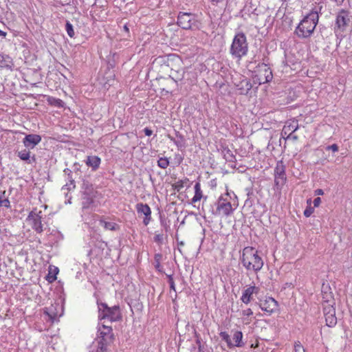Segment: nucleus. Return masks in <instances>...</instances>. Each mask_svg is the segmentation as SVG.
Listing matches in <instances>:
<instances>
[{
  "label": "nucleus",
  "instance_id": "nucleus-3",
  "mask_svg": "<svg viewBox=\"0 0 352 352\" xmlns=\"http://www.w3.org/2000/svg\"><path fill=\"white\" fill-rule=\"evenodd\" d=\"M248 52V43L247 38L243 32L237 33L232 41L230 47L231 54L239 59L245 56Z\"/></svg>",
  "mask_w": 352,
  "mask_h": 352
},
{
  "label": "nucleus",
  "instance_id": "nucleus-10",
  "mask_svg": "<svg viewBox=\"0 0 352 352\" xmlns=\"http://www.w3.org/2000/svg\"><path fill=\"white\" fill-rule=\"evenodd\" d=\"M177 23L179 27L185 30L198 28L195 16L190 12H179Z\"/></svg>",
  "mask_w": 352,
  "mask_h": 352
},
{
  "label": "nucleus",
  "instance_id": "nucleus-11",
  "mask_svg": "<svg viewBox=\"0 0 352 352\" xmlns=\"http://www.w3.org/2000/svg\"><path fill=\"white\" fill-rule=\"evenodd\" d=\"M285 170L284 162L282 160L278 161L274 168V185L277 188H281L286 184Z\"/></svg>",
  "mask_w": 352,
  "mask_h": 352
},
{
  "label": "nucleus",
  "instance_id": "nucleus-27",
  "mask_svg": "<svg viewBox=\"0 0 352 352\" xmlns=\"http://www.w3.org/2000/svg\"><path fill=\"white\" fill-rule=\"evenodd\" d=\"M189 179L185 178L184 179H179L173 184V188L175 190L179 192L184 186L187 185Z\"/></svg>",
  "mask_w": 352,
  "mask_h": 352
},
{
  "label": "nucleus",
  "instance_id": "nucleus-5",
  "mask_svg": "<svg viewBox=\"0 0 352 352\" xmlns=\"http://www.w3.org/2000/svg\"><path fill=\"white\" fill-rule=\"evenodd\" d=\"M98 319L100 321H107V322H111L113 321L118 320L121 317L120 311L118 306L109 307L106 304L102 303L98 306Z\"/></svg>",
  "mask_w": 352,
  "mask_h": 352
},
{
  "label": "nucleus",
  "instance_id": "nucleus-6",
  "mask_svg": "<svg viewBox=\"0 0 352 352\" xmlns=\"http://www.w3.org/2000/svg\"><path fill=\"white\" fill-rule=\"evenodd\" d=\"M82 209H92L94 206V198L96 191L91 184L84 182L82 187Z\"/></svg>",
  "mask_w": 352,
  "mask_h": 352
},
{
  "label": "nucleus",
  "instance_id": "nucleus-63",
  "mask_svg": "<svg viewBox=\"0 0 352 352\" xmlns=\"http://www.w3.org/2000/svg\"><path fill=\"white\" fill-rule=\"evenodd\" d=\"M221 73L223 72L224 73V71H223V67H221Z\"/></svg>",
  "mask_w": 352,
  "mask_h": 352
},
{
  "label": "nucleus",
  "instance_id": "nucleus-62",
  "mask_svg": "<svg viewBox=\"0 0 352 352\" xmlns=\"http://www.w3.org/2000/svg\"><path fill=\"white\" fill-rule=\"evenodd\" d=\"M65 173L66 172H69V173H71L70 170L68 169V168H66L65 170H64ZM69 175H70V173L68 174Z\"/></svg>",
  "mask_w": 352,
  "mask_h": 352
},
{
  "label": "nucleus",
  "instance_id": "nucleus-20",
  "mask_svg": "<svg viewBox=\"0 0 352 352\" xmlns=\"http://www.w3.org/2000/svg\"><path fill=\"white\" fill-rule=\"evenodd\" d=\"M101 163V159L96 155H90L87 157L85 164L87 166L91 167L92 170H96Z\"/></svg>",
  "mask_w": 352,
  "mask_h": 352
},
{
  "label": "nucleus",
  "instance_id": "nucleus-19",
  "mask_svg": "<svg viewBox=\"0 0 352 352\" xmlns=\"http://www.w3.org/2000/svg\"><path fill=\"white\" fill-rule=\"evenodd\" d=\"M258 287L256 286H250L245 289L242 294L241 297V301L245 304H248L252 299V296L254 293H256Z\"/></svg>",
  "mask_w": 352,
  "mask_h": 352
},
{
  "label": "nucleus",
  "instance_id": "nucleus-29",
  "mask_svg": "<svg viewBox=\"0 0 352 352\" xmlns=\"http://www.w3.org/2000/svg\"><path fill=\"white\" fill-rule=\"evenodd\" d=\"M48 102L51 105L59 108L63 107L65 104V102L62 100L53 97L49 98Z\"/></svg>",
  "mask_w": 352,
  "mask_h": 352
},
{
  "label": "nucleus",
  "instance_id": "nucleus-40",
  "mask_svg": "<svg viewBox=\"0 0 352 352\" xmlns=\"http://www.w3.org/2000/svg\"><path fill=\"white\" fill-rule=\"evenodd\" d=\"M294 351L295 352H305L304 347L299 341L295 342Z\"/></svg>",
  "mask_w": 352,
  "mask_h": 352
},
{
  "label": "nucleus",
  "instance_id": "nucleus-51",
  "mask_svg": "<svg viewBox=\"0 0 352 352\" xmlns=\"http://www.w3.org/2000/svg\"><path fill=\"white\" fill-rule=\"evenodd\" d=\"M314 195H324V190L320 188H318L314 190Z\"/></svg>",
  "mask_w": 352,
  "mask_h": 352
},
{
  "label": "nucleus",
  "instance_id": "nucleus-61",
  "mask_svg": "<svg viewBox=\"0 0 352 352\" xmlns=\"http://www.w3.org/2000/svg\"><path fill=\"white\" fill-rule=\"evenodd\" d=\"M225 85H226V83L224 82L221 81V89L223 88Z\"/></svg>",
  "mask_w": 352,
  "mask_h": 352
},
{
  "label": "nucleus",
  "instance_id": "nucleus-30",
  "mask_svg": "<svg viewBox=\"0 0 352 352\" xmlns=\"http://www.w3.org/2000/svg\"><path fill=\"white\" fill-rule=\"evenodd\" d=\"M6 192H3L0 195V206L9 208L10 207V202L9 199L5 196Z\"/></svg>",
  "mask_w": 352,
  "mask_h": 352
},
{
  "label": "nucleus",
  "instance_id": "nucleus-13",
  "mask_svg": "<svg viewBox=\"0 0 352 352\" xmlns=\"http://www.w3.org/2000/svg\"><path fill=\"white\" fill-rule=\"evenodd\" d=\"M135 209L139 215H144L143 224L148 226L151 221V210L146 204L138 203L135 206Z\"/></svg>",
  "mask_w": 352,
  "mask_h": 352
},
{
  "label": "nucleus",
  "instance_id": "nucleus-42",
  "mask_svg": "<svg viewBox=\"0 0 352 352\" xmlns=\"http://www.w3.org/2000/svg\"><path fill=\"white\" fill-rule=\"evenodd\" d=\"M164 240V236L162 234H156L154 236V241L158 244H162Z\"/></svg>",
  "mask_w": 352,
  "mask_h": 352
},
{
  "label": "nucleus",
  "instance_id": "nucleus-23",
  "mask_svg": "<svg viewBox=\"0 0 352 352\" xmlns=\"http://www.w3.org/2000/svg\"><path fill=\"white\" fill-rule=\"evenodd\" d=\"M12 65L11 58L8 55L0 54V67L11 68Z\"/></svg>",
  "mask_w": 352,
  "mask_h": 352
},
{
  "label": "nucleus",
  "instance_id": "nucleus-56",
  "mask_svg": "<svg viewBox=\"0 0 352 352\" xmlns=\"http://www.w3.org/2000/svg\"><path fill=\"white\" fill-rule=\"evenodd\" d=\"M161 256H162V255H161V254H155V261H156L157 259H159V260H160V258H161Z\"/></svg>",
  "mask_w": 352,
  "mask_h": 352
},
{
  "label": "nucleus",
  "instance_id": "nucleus-39",
  "mask_svg": "<svg viewBox=\"0 0 352 352\" xmlns=\"http://www.w3.org/2000/svg\"><path fill=\"white\" fill-rule=\"evenodd\" d=\"M107 344L104 342H98V346L96 352H105Z\"/></svg>",
  "mask_w": 352,
  "mask_h": 352
},
{
  "label": "nucleus",
  "instance_id": "nucleus-46",
  "mask_svg": "<svg viewBox=\"0 0 352 352\" xmlns=\"http://www.w3.org/2000/svg\"><path fill=\"white\" fill-rule=\"evenodd\" d=\"M252 315H253V311L250 308L242 311V316H243L249 317V316H251Z\"/></svg>",
  "mask_w": 352,
  "mask_h": 352
},
{
  "label": "nucleus",
  "instance_id": "nucleus-9",
  "mask_svg": "<svg viewBox=\"0 0 352 352\" xmlns=\"http://www.w3.org/2000/svg\"><path fill=\"white\" fill-rule=\"evenodd\" d=\"M64 308L61 302L55 301L50 307H45L44 314L47 316V320L54 323L58 322L63 315Z\"/></svg>",
  "mask_w": 352,
  "mask_h": 352
},
{
  "label": "nucleus",
  "instance_id": "nucleus-53",
  "mask_svg": "<svg viewBox=\"0 0 352 352\" xmlns=\"http://www.w3.org/2000/svg\"><path fill=\"white\" fill-rule=\"evenodd\" d=\"M215 206H216L217 212L219 211L220 210V197L218 199V200L215 204Z\"/></svg>",
  "mask_w": 352,
  "mask_h": 352
},
{
  "label": "nucleus",
  "instance_id": "nucleus-22",
  "mask_svg": "<svg viewBox=\"0 0 352 352\" xmlns=\"http://www.w3.org/2000/svg\"><path fill=\"white\" fill-rule=\"evenodd\" d=\"M195 188V195L191 199L192 204H195L196 202L201 200L203 197L202 190L201 189V184L199 182H197L194 186Z\"/></svg>",
  "mask_w": 352,
  "mask_h": 352
},
{
  "label": "nucleus",
  "instance_id": "nucleus-2",
  "mask_svg": "<svg viewBox=\"0 0 352 352\" xmlns=\"http://www.w3.org/2000/svg\"><path fill=\"white\" fill-rule=\"evenodd\" d=\"M241 260L243 265L248 270H252L257 272L263 266L262 258L258 256V251L253 247H245L243 249Z\"/></svg>",
  "mask_w": 352,
  "mask_h": 352
},
{
  "label": "nucleus",
  "instance_id": "nucleus-54",
  "mask_svg": "<svg viewBox=\"0 0 352 352\" xmlns=\"http://www.w3.org/2000/svg\"><path fill=\"white\" fill-rule=\"evenodd\" d=\"M318 28H319V31L322 34L323 32V31L326 30L327 28L324 26V25H320L318 26Z\"/></svg>",
  "mask_w": 352,
  "mask_h": 352
},
{
  "label": "nucleus",
  "instance_id": "nucleus-41",
  "mask_svg": "<svg viewBox=\"0 0 352 352\" xmlns=\"http://www.w3.org/2000/svg\"><path fill=\"white\" fill-rule=\"evenodd\" d=\"M326 151H331L333 153H336L339 151V146L336 144L327 146L325 147Z\"/></svg>",
  "mask_w": 352,
  "mask_h": 352
},
{
  "label": "nucleus",
  "instance_id": "nucleus-44",
  "mask_svg": "<svg viewBox=\"0 0 352 352\" xmlns=\"http://www.w3.org/2000/svg\"><path fill=\"white\" fill-rule=\"evenodd\" d=\"M168 283H169L170 289L175 291V285L173 276L171 275L168 276Z\"/></svg>",
  "mask_w": 352,
  "mask_h": 352
},
{
  "label": "nucleus",
  "instance_id": "nucleus-50",
  "mask_svg": "<svg viewBox=\"0 0 352 352\" xmlns=\"http://www.w3.org/2000/svg\"><path fill=\"white\" fill-rule=\"evenodd\" d=\"M155 267L157 270H158L159 272H161V265H160V263L159 261V259H157L156 261H155Z\"/></svg>",
  "mask_w": 352,
  "mask_h": 352
},
{
  "label": "nucleus",
  "instance_id": "nucleus-7",
  "mask_svg": "<svg viewBox=\"0 0 352 352\" xmlns=\"http://www.w3.org/2000/svg\"><path fill=\"white\" fill-rule=\"evenodd\" d=\"M351 17L349 12L344 10H340L338 13L334 26V32L336 36L342 34V33L346 31L351 21Z\"/></svg>",
  "mask_w": 352,
  "mask_h": 352
},
{
  "label": "nucleus",
  "instance_id": "nucleus-37",
  "mask_svg": "<svg viewBox=\"0 0 352 352\" xmlns=\"http://www.w3.org/2000/svg\"><path fill=\"white\" fill-rule=\"evenodd\" d=\"M54 274H52L51 270H50L47 276V280L50 283L53 282L54 280H55L56 279V275L58 272V269L57 267H54Z\"/></svg>",
  "mask_w": 352,
  "mask_h": 352
},
{
  "label": "nucleus",
  "instance_id": "nucleus-31",
  "mask_svg": "<svg viewBox=\"0 0 352 352\" xmlns=\"http://www.w3.org/2000/svg\"><path fill=\"white\" fill-rule=\"evenodd\" d=\"M221 340L227 343L229 348L234 347V344L232 342L230 336L226 332L221 331Z\"/></svg>",
  "mask_w": 352,
  "mask_h": 352
},
{
  "label": "nucleus",
  "instance_id": "nucleus-26",
  "mask_svg": "<svg viewBox=\"0 0 352 352\" xmlns=\"http://www.w3.org/2000/svg\"><path fill=\"white\" fill-rule=\"evenodd\" d=\"M326 324L329 327H333L337 324V318L336 313H330V314L324 316Z\"/></svg>",
  "mask_w": 352,
  "mask_h": 352
},
{
  "label": "nucleus",
  "instance_id": "nucleus-15",
  "mask_svg": "<svg viewBox=\"0 0 352 352\" xmlns=\"http://www.w3.org/2000/svg\"><path fill=\"white\" fill-rule=\"evenodd\" d=\"M232 201L230 202H221V210L226 215H229L238 206V199L236 195H232Z\"/></svg>",
  "mask_w": 352,
  "mask_h": 352
},
{
  "label": "nucleus",
  "instance_id": "nucleus-59",
  "mask_svg": "<svg viewBox=\"0 0 352 352\" xmlns=\"http://www.w3.org/2000/svg\"><path fill=\"white\" fill-rule=\"evenodd\" d=\"M210 1L212 3V4L215 5V4H217L219 3V0H210Z\"/></svg>",
  "mask_w": 352,
  "mask_h": 352
},
{
  "label": "nucleus",
  "instance_id": "nucleus-55",
  "mask_svg": "<svg viewBox=\"0 0 352 352\" xmlns=\"http://www.w3.org/2000/svg\"><path fill=\"white\" fill-rule=\"evenodd\" d=\"M6 34H6V32H3V31L0 30V36L6 37Z\"/></svg>",
  "mask_w": 352,
  "mask_h": 352
},
{
  "label": "nucleus",
  "instance_id": "nucleus-58",
  "mask_svg": "<svg viewBox=\"0 0 352 352\" xmlns=\"http://www.w3.org/2000/svg\"><path fill=\"white\" fill-rule=\"evenodd\" d=\"M307 206H311V199L309 198L307 200Z\"/></svg>",
  "mask_w": 352,
  "mask_h": 352
},
{
  "label": "nucleus",
  "instance_id": "nucleus-18",
  "mask_svg": "<svg viewBox=\"0 0 352 352\" xmlns=\"http://www.w3.org/2000/svg\"><path fill=\"white\" fill-rule=\"evenodd\" d=\"M99 224L106 230L118 231L120 226L114 221H110L109 218H103L100 219Z\"/></svg>",
  "mask_w": 352,
  "mask_h": 352
},
{
  "label": "nucleus",
  "instance_id": "nucleus-45",
  "mask_svg": "<svg viewBox=\"0 0 352 352\" xmlns=\"http://www.w3.org/2000/svg\"><path fill=\"white\" fill-rule=\"evenodd\" d=\"M254 204V199L252 198H247L245 201L244 206L251 208Z\"/></svg>",
  "mask_w": 352,
  "mask_h": 352
},
{
  "label": "nucleus",
  "instance_id": "nucleus-17",
  "mask_svg": "<svg viewBox=\"0 0 352 352\" xmlns=\"http://www.w3.org/2000/svg\"><path fill=\"white\" fill-rule=\"evenodd\" d=\"M221 155H223V159H225L226 162L228 163V166L231 168H234L236 166V159L235 155L232 153V152L229 150L228 148H224L221 145Z\"/></svg>",
  "mask_w": 352,
  "mask_h": 352
},
{
  "label": "nucleus",
  "instance_id": "nucleus-43",
  "mask_svg": "<svg viewBox=\"0 0 352 352\" xmlns=\"http://www.w3.org/2000/svg\"><path fill=\"white\" fill-rule=\"evenodd\" d=\"M97 0H82V3L87 6H94L96 4Z\"/></svg>",
  "mask_w": 352,
  "mask_h": 352
},
{
  "label": "nucleus",
  "instance_id": "nucleus-36",
  "mask_svg": "<svg viewBox=\"0 0 352 352\" xmlns=\"http://www.w3.org/2000/svg\"><path fill=\"white\" fill-rule=\"evenodd\" d=\"M323 313L324 316L330 314V313H336V308L331 305H329L323 307Z\"/></svg>",
  "mask_w": 352,
  "mask_h": 352
},
{
  "label": "nucleus",
  "instance_id": "nucleus-32",
  "mask_svg": "<svg viewBox=\"0 0 352 352\" xmlns=\"http://www.w3.org/2000/svg\"><path fill=\"white\" fill-rule=\"evenodd\" d=\"M18 157L23 161H28L30 160V152L26 150H23L21 151H19L18 153Z\"/></svg>",
  "mask_w": 352,
  "mask_h": 352
},
{
  "label": "nucleus",
  "instance_id": "nucleus-25",
  "mask_svg": "<svg viewBox=\"0 0 352 352\" xmlns=\"http://www.w3.org/2000/svg\"><path fill=\"white\" fill-rule=\"evenodd\" d=\"M243 333L240 331H236L233 335V340L234 342V346L241 347L244 345L242 341Z\"/></svg>",
  "mask_w": 352,
  "mask_h": 352
},
{
  "label": "nucleus",
  "instance_id": "nucleus-60",
  "mask_svg": "<svg viewBox=\"0 0 352 352\" xmlns=\"http://www.w3.org/2000/svg\"><path fill=\"white\" fill-rule=\"evenodd\" d=\"M71 199H72V197H69V198L67 199V201H65V203L66 204H71L72 203Z\"/></svg>",
  "mask_w": 352,
  "mask_h": 352
},
{
  "label": "nucleus",
  "instance_id": "nucleus-35",
  "mask_svg": "<svg viewBox=\"0 0 352 352\" xmlns=\"http://www.w3.org/2000/svg\"><path fill=\"white\" fill-rule=\"evenodd\" d=\"M75 188L74 181L70 177L69 183H67L62 187V190H70L71 189H74Z\"/></svg>",
  "mask_w": 352,
  "mask_h": 352
},
{
  "label": "nucleus",
  "instance_id": "nucleus-64",
  "mask_svg": "<svg viewBox=\"0 0 352 352\" xmlns=\"http://www.w3.org/2000/svg\"><path fill=\"white\" fill-rule=\"evenodd\" d=\"M225 82L228 84V80L227 79L225 80Z\"/></svg>",
  "mask_w": 352,
  "mask_h": 352
},
{
  "label": "nucleus",
  "instance_id": "nucleus-24",
  "mask_svg": "<svg viewBox=\"0 0 352 352\" xmlns=\"http://www.w3.org/2000/svg\"><path fill=\"white\" fill-rule=\"evenodd\" d=\"M239 86H240L239 89L241 90V94H247L252 88L250 80L247 78L243 80Z\"/></svg>",
  "mask_w": 352,
  "mask_h": 352
},
{
  "label": "nucleus",
  "instance_id": "nucleus-47",
  "mask_svg": "<svg viewBox=\"0 0 352 352\" xmlns=\"http://www.w3.org/2000/svg\"><path fill=\"white\" fill-rule=\"evenodd\" d=\"M287 139H292L294 141H296V140H298V135H294V133H290L288 134V135L285 138V140H287Z\"/></svg>",
  "mask_w": 352,
  "mask_h": 352
},
{
  "label": "nucleus",
  "instance_id": "nucleus-52",
  "mask_svg": "<svg viewBox=\"0 0 352 352\" xmlns=\"http://www.w3.org/2000/svg\"><path fill=\"white\" fill-rule=\"evenodd\" d=\"M247 190H248V192H247L248 198H252V197L254 196V192H253L252 189H247Z\"/></svg>",
  "mask_w": 352,
  "mask_h": 352
},
{
  "label": "nucleus",
  "instance_id": "nucleus-12",
  "mask_svg": "<svg viewBox=\"0 0 352 352\" xmlns=\"http://www.w3.org/2000/svg\"><path fill=\"white\" fill-rule=\"evenodd\" d=\"M107 321H100L98 328V337L100 339L98 342H104L106 344L110 343L113 338L112 328Z\"/></svg>",
  "mask_w": 352,
  "mask_h": 352
},
{
  "label": "nucleus",
  "instance_id": "nucleus-49",
  "mask_svg": "<svg viewBox=\"0 0 352 352\" xmlns=\"http://www.w3.org/2000/svg\"><path fill=\"white\" fill-rule=\"evenodd\" d=\"M144 132L146 136H151L153 134V131L148 127L144 129Z\"/></svg>",
  "mask_w": 352,
  "mask_h": 352
},
{
  "label": "nucleus",
  "instance_id": "nucleus-21",
  "mask_svg": "<svg viewBox=\"0 0 352 352\" xmlns=\"http://www.w3.org/2000/svg\"><path fill=\"white\" fill-rule=\"evenodd\" d=\"M299 128L298 123L297 120H293L288 122H286L283 128V131L284 133H294Z\"/></svg>",
  "mask_w": 352,
  "mask_h": 352
},
{
  "label": "nucleus",
  "instance_id": "nucleus-28",
  "mask_svg": "<svg viewBox=\"0 0 352 352\" xmlns=\"http://www.w3.org/2000/svg\"><path fill=\"white\" fill-rule=\"evenodd\" d=\"M232 195H235V193L232 190H229L228 186H226V192L221 195V202H230L232 201Z\"/></svg>",
  "mask_w": 352,
  "mask_h": 352
},
{
  "label": "nucleus",
  "instance_id": "nucleus-34",
  "mask_svg": "<svg viewBox=\"0 0 352 352\" xmlns=\"http://www.w3.org/2000/svg\"><path fill=\"white\" fill-rule=\"evenodd\" d=\"M65 30H66V32L69 37L73 38L74 36L75 33H74V30L73 28V25H72V23L70 22H69V21L66 22Z\"/></svg>",
  "mask_w": 352,
  "mask_h": 352
},
{
  "label": "nucleus",
  "instance_id": "nucleus-33",
  "mask_svg": "<svg viewBox=\"0 0 352 352\" xmlns=\"http://www.w3.org/2000/svg\"><path fill=\"white\" fill-rule=\"evenodd\" d=\"M157 165L161 168L165 169L169 165V160L166 157H160L157 161Z\"/></svg>",
  "mask_w": 352,
  "mask_h": 352
},
{
  "label": "nucleus",
  "instance_id": "nucleus-38",
  "mask_svg": "<svg viewBox=\"0 0 352 352\" xmlns=\"http://www.w3.org/2000/svg\"><path fill=\"white\" fill-rule=\"evenodd\" d=\"M314 212V207H311V206H307L305 210H304V216L306 217H309Z\"/></svg>",
  "mask_w": 352,
  "mask_h": 352
},
{
  "label": "nucleus",
  "instance_id": "nucleus-57",
  "mask_svg": "<svg viewBox=\"0 0 352 352\" xmlns=\"http://www.w3.org/2000/svg\"><path fill=\"white\" fill-rule=\"evenodd\" d=\"M288 134H289V133H284L283 131H282V132H281V136H282V138H285V139L286 138H285V135H287H287H288Z\"/></svg>",
  "mask_w": 352,
  "mask_h": 352
},
{
  "label": "nucleus",
  "instance_id": "nucleus-14",
  "mask_svg": "<svg viewBox=\"0 0 352 352\" xmlns=\"http://www.w3.org/2000/svg\"><path fill=\"white\" fill-rule=\"evenodd\" d=\"M278 302L272 297L267 298L263 302L259 305V307L270 316L278 308Z\"/></svg>",
  "mask_w": 352,
  "mask_h": 352
},
{
  "label": "nucleus",
  "instance_id": "nucleus-48",
  "mask_svg": "<svg viewBox=\"0 0 352 352\" xmlns=\"http://www.w3.org/2000/svg\"><path fill=\"white\" fill-rule=\"evenodd\" d=\"M314 207L316 208L318 207L321 203V199L320 197H316L314 199Z\"/></svg>",
  "mask_w": 352,
  "mask_h": 352
},
{
  "label": "nucleus",
  "instance_id": "nucleus-1",
  "mask_svg": "<svg viewBox=\"0 0 352 352\" xmlns=\"http://www.w3.org/2000/svg\"><path fill=\"white\" fill-rule=\"evenodd\" d=\"M322 8L321 3L315 5L296 27L294 34L300 39L310 38L318 24Z\"/></svg>",
  "mask_w": 352,
  "mask_h": 352
},
{
  "label": "nucleus",
  "instance_id": "nucleus-4",
  "mask_svg": "<svg viewBox=\"0 0 352 352\" xmlns=\"http://www.w3.org/2000/svg\"><path fill=\"white\" fill-rule=\"evenodd\" d=\"M252 78L254 83L262 85L270 82L273 79L272 69L265 63H259L252 72Z\"/></svg>",
  "mask_w": 352,
  "mask_h": 352
},
{
  "label": "nucleus",
  "instance_id": "nucleus-16",
  "mask_svg": "<svg viewBox=\"0 0 352 352\" xmlns=\"http://www.w3.org/2000/svg\"><path fill=\"white\" fill-rule=\"evenodd\" d=\"M41 141V137L37 134H29L25 135L23 140L24 146L27 148H33Z\"/></svg>",
  "mask_w": 352,
  "mask_h": 352
},
{
  "label": "nucleus",
  "instance_id": "nucleus-8",
  "mask_svg": "<svg viewBox=\"0 0 352 352\" xmlns=\"http://www.w3.org/2000/svg\"><path fill=\"white\" fill-rule=\"evenodd\" d=\"M44 219L43 214L41 210H38L34 208L28 214L27 217V221L30 225L32 228L38 234L43 232L44 223H43Z\"/></svg>",
  "mask_w": 352,
  "mask_h": 352
}]
</instances>
